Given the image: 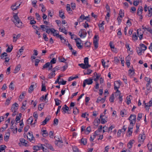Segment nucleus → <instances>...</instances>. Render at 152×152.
<instances>
[{
  "label": "nucleus",
  "mask_w": 152,
  "mask_h": 152,
  "mask_svg": "<svg viewBox=\"0 0 152 152\" xmlns=\"http://www.w3.org/2000/svg\"><path fill=\"white\" fill-rule=\"evenodd\" d=\"M12 21L15 26L18 28H21L22 27L23 23L18 16L17 14L14 15L13 19Z\"/></svg>",
  "instance_id": "obj_1"
},
{
  "label": "nucleus",
  "mask_w": 152,
  "mask_h": 152,
  "mask_svg": "<svg viewBox=\"0 0 152 152\" xmlns=\"http://www.w3.org/2000/svg\"><path fill=\"white\" fill-rule=\"evenodd\" d=\"M130 121V124H134L136 122V116L135 115H131L128 118Z\"/></svg>",
  "instance_id": "obj_2"
},
{
  "label": "nucleus",
  "mask_w": 152,
  "mask_h": 152,
  "mask_svg": "<svg viewBox=\"0 0 152 152\" xmlns=\"http://www.w3.org/2000/svg\"><path fill=\"white\" fill-rule=\"evenodd\" d=\"M99 38L98 35H95L94 38L93 44L95 49H96L98 47V40Z\"/></svg>",
  "instance_id": "obj_3"
},
{
  "label": "nucleus",
  "mask_w": 152,
  "mask_h": 152,
  "mask_svg": "<svg viewBox=\"0 0 152 152\" xmlns=\"http://www.w3.org/2000/svg\"><path fill=\"white\" fill-rule=\"evenodd\" d=\"M76 44V45L78 48L80 49L82 48L83 46L81 45V40L80 38L74 39Z\"/></svg>",
  "instance_id": "obj_4"
},
{
  "label": "nucleus",
  "mask_w": 152,
  "mask_h": 152,
  "mask_svg": "<svg viewBox=\"0 0 152 152\" xmlns=\"http://www.w3.org/2000/svg\"><path fill=\"white\" fill-rule=\"evenodd\" d=\"M18 104L16 103L13 104L11 107V110L12 111L14 112V113H15L16 112V110H17V107H18Z\"/></svg>",
  "instance_id": "obj_5"
},
{
  "label": "nucleus",
  "mask_w": 152,
  "mask_h": 152,
  "mask_svg": "<svg viewBox=\"0 0 152 152\" xmlns=\"http://www.w3.org/2000/svg\"><path fill=\"white\" fill-rule=\"evenodd\" d=\"M27 139L30 142H31L32 140H34V138L32 132H29L27 134Z\"/></svg>",
  "instance_id": "obj_6"
},
{
  "label": "nucleus",
  "mask_w": 152,
  "mask_h": 152,
  "mask_svg": "<svg viewBox=\"0 0 152 152\" xmlns=\"http://www.w3.org/2000/svg\"><path fill=\"white\" fill-rule=\"evenodd\" d=\"M145 137L144 136V134H140L138 137L139 142H143L144 140L145 139Z\"/></svg>",
  "instance_id": "obj_7"
},
{
  "label": "nucleus",
  "mask_w": 152,
  "mask_h": 152,
  "mask_svg": "<svg viewBox=\"0 0 152 152\" xmlns=\"http://www.w3.org/2000/svg\"><path fill=\"white\" fill-rule=\"evenodd\" d=\"M16 5H17V3H15L14 4H12L11 6V8L12 10L14 11L17 9L20 5V4H19L17 6Z\"/></svg>",
  "instance_id": "obj_8"
},
{
  "label": "nucleus",
  "mask_w": 152,
  "mask_h": 152,
  "mask_svg": "<svg viewBox=\"0 0 152 152\" xmlns=\"http://www.w3.org/2000/svg\"><path fill=\"white\" fill-rule=\"evenodd\" d=\"M121 85L120 81H116L114 83V88L115 90L118 89L120 87Z\"/></svg>",
  "instance_id": "obj_9"
},
{
  "label": "nucleus",
  "mask_w": 152,
  "mask_h": 152,
  "mask_svg": "<svg viewBox=\"0 0 152 152\" xmlns=\"http://www.w3.org/2000/svg\"><path fill=\"white\" fill-rule=\"evenodd\" d=\"M141 30L140 29H137V34L139 37L140 40H141L142 39L143 34L142 33H141Z\"/></svg>",
  "instance_id": "obj_10"
},
{
  "label": "nucleus",
  "mask_w": 152,
  "mask_h": 152,
  "mask_svg": "<svg viewBox=\"0 0 152 152\" xmlns=\"http://www.w3.org/2000/svg\"><path fill=\"white\" fill-rule=\"evenodd\" d=\"M21 36L20 34H18L17 36L15 34H13V42H15L17 41L18 39Z\"/></svg>",
  "instance_id": "obj_11"
},
{
  "label": "nucleus",
  "mask_w": 152,
  "mask_h": 152,
  "mask_svg": "<svg viewBox=\"0 0 152 152\" xmlns=\"http://www.w3.org/2000/svg\"><path fill=\"white\" fill-rule=\"evenodd\" d=\"M35 86L34 84H31V86H30L29 88L28 89V92L29 93H31L33 91V90H34L33 87H37L36 83H35Z\"/></svg>",
  "instance_id": "obj_12"
},
{
  "label": "nucleus",
  "mask_w": 152,
  "mask_h": 152,
  "mask_svg": "<svg viewBox=\"0 0 152 152\" xmlns=\"http://www.w3.org/2000/svg\"><path fill=\"white\" fill-rule=\"evenodd\" d=\"M84 64L87 66L88 68L91 66V65L88 64V57H86L84 58Z\"/></svg>",
  "instance_id": "obj_13"
},
{
  "label": "nucleus",
  "mask_w": 152,
  "mask_h": 152,
  "mask_svg": "<svg viewBox=\"0 0 152 152\" xmlns=\"http://www.w3.org/2000/svg\"><path fill=\"white\" fill-rule=\"evenodd\" d=\"M105 100V98H102L101 97H99L97 99L96 102L99 103V102H101V103H103L104 102Z\"/></svg>",
  "instance_id": "obj_14"
},
{
  "label": "nucleus",
  "mask_w": 152,
  "mask_h": 152,
  "mask_svg": "<svg viewBox=\"0 0 152 152\" xmlns=\"http://www.w3.org/2000/svg\"><path fill=\"white\" fill-rule=\"evenodd\" d=\"M59 16L62 19L65 18V17L64 15V12L62 10H61L59 11Z\"/></svg>",
  "instance_id": "obj_15"
},
{
  "label": "nucleus",
  "mask_w": 152,
  "mask_h": 152,
  "mask_svg": "<svg viewBox=\"0 0 152 152\" xmlns=\"http://www.w3.org/2000/svg\"><path fill=\"white\" fill-rule=\"evenodd\" d=\"M92 80V79L89 78L88 79L85 80L84 81L87 84L90 85L93 83V81Z\"/></svg>",
  "instance_id": "obj_16"
},
{
  "label": "nucleus",
  "mask_w": 152,
  "mask_h": 152,
  "mask_svg": "<svg viewBox=\"0 0 152 152\" xmlns=\"http://www.w3.org/2000/svg\"><path fill=\"white\" fill-rule=\"evenodd\" d=\"M142 11L143 8L141 6L139 7L137 11V14L139 15H140L142 14Z\"/></svg>",
  "instance_id": "obj_17"
},
{
  "label": "nucleus",
  "mask_w": 152,
  "mask_h": 152,
  "mask_svg": "<svg viewBox=\"0 0 152 152\" xmlns=\"http://www.w3.org/2000/svg\"><path fill=\"white\" fill-rule=\"evenodd\" d=\"M55 70H52V72H51L48 75V78L51 79L55 75Z\"/></svg>",
  "instance_id": "obj_18"
},
{
  "label": "nucleus",
  "mask_w": 152,
  "mask_h": 152,
  "mask_svg": "<svg viewBox=\"0 0 152 152\" xmlns=\"http://www.w3.org/2000/svg\"><path fill=\"white\" fill-rule=\"evenodd\" d=\"M96 75V77L94 78V81H96V82H97V81L98 80L100 76V75H98L97 73L96 72H95L94 73V76H93V77H94Z\"/></svg>",
  "instance_id": "obj_19"
},
{
  "label": "nucleus",
  "mask_w": 152,
  "mask_h": 152,
  "mask_svg": "<svg viewBox=\"0 0 152 152\" xmlns=\"http://www.w3.org/2000/svg\"><path fill=\"white\" fill-rule=\"evenodd\" d=\"M135 141L134 140H130L128 144V146L129 149L131 148L132 146V144L134 143Z\"/></svg>",
  "instance_id": "obj_20"
},
{
  "label": "nucleus",
  "mask_w": 152,
  "mask_h": 152,
  "mask_svg": "<svg viewBox=\"0 0 152 152\" xmlns=\"http://www.w3.org/2000/svg\"><path fill=\"white\" fill-rule=\"evenodd\" d=\"M20 67L21 65L20 64H18L15 68L14 73H17L20 70Z\"/></svg>",
  "instance_id": "obj_21"
},
{
  "label": "nucleus",
  "mask_w": 152,
  "mask_h": 152,
  "mask_svg": "<svg viewBox=\"0 0 152 152\" xmlns=\"http://www.w3.org/2000/svg\"><path fill=\"white\" fill-rule=\"evenodd\" d=\"M64 107H63L62 108V110L64 112V113L65 114L66 113V111H67L69 109V108L68 107H67L66 104L64 105Z\"/></svg>",
  "instance_id": "obj_22"
},
{
  "label": "nucleus",
  "mask_w": 152,
  "mask_h": 152,
  "mask_svg": "<svg viewBox=\"0 0 152 152\" xmlns=\"http://www.w3.org/2000/svg\"><path fill=\"white\" fill-rule=\"evenodd\" d=\"M78 66L83 69H86L88 68V67L87 66L83 63L79 64Z\"/></svg>",
  "instance_id": "obj_23"
},
{
  "label": "nucleus",
  "mask_w": 152,
  "mask_h": 152,
  "mask_svg": "<svg viewBox=\"0 0 152 152\" xmlns=\"http://www.w3.org/2000/svg\"><path fill=\"white\" fill-rule=\"evenodd\" d=\"M145 80L147 82V83L150 84L152 82V80L147 77H145Z\"/></svg>",
  "instance_id": "obj_24"
},
{
  "label": "nucleus",
  "mask_w": 152,
  "mask_h": 152,
  "mask_svg": "<svg viewBox=\"0 0 152 152\" xmlns=\"http://www.w3.org/2000/svg\"><path fill=\"white\" fill-rule=\"evenodd\" d=\"M85 19L86 18H84V15H82L78 19L77 21H79V23H80V22H82L83 20H85Z\"/></svg>",
  "instance_id": "obj_25"
},
{
  "label": "nucleus",
  "mask_w": 152,
  "mask_h": 152,
  "mask_svg": "<svg viewBox=\"0 0 152 152\" xmlns=\"http://www.w3.org/2000/svg\"><path fill=\"white\" fill-rule=\"evenodd\" d=\"M104 24V21H103L102 23L99 24V30L101 31H103L104 29L103 25Z\"/></svg>",
  "instance_id": "obj_26"
},
{
  "label": "nucleus",
  "mask_w": 152,
  "mask_h": 152,
  "mask_svg": "<svg viewBox=\"0 0 152 152\" xmlns=\"http://www.w3.org/2000/svg\"><path fill=\"white\" fill-rule=\"evenodd\" d=\"M7 56V53L4 52L2 53L1 55V58L2 59H4Z\"/></svg>",
  "instance_id": "obj_27"
},
{
  "label": "nucleus",
  "mask_w": 152,
  "mask_h": 152,
  "mask_svg": "<svg viewBox=\"0 0 152 152\" xmlns=\"http://www.w3.org/2000/svg\"><path fill=\"white\" fill-rule=\"evenodd\" d=\"M50 65V63H49V62L46 63L45 64L43 65V67L42 68V69H44L47 68L49 67Z\"/></svg>",
  "instance_id": "obj_28"
},
{
  "label": "nucleus",
  "mask_w": 152,
  "mask_h": 152,
  "mask_svg": "<svg viewBox=\"0 0 152 152\" xmlns=\"http://www.w3.org/2000/svg\"><path fill=\"white\" fill-rule=\"evenodd\" d=\"M40 144L39 145H36L34 146L33 149L35 151H38L40 149Z\"/></svg>",
  "instance_id": "obj_29"
},
{
  "label": "nucleus",
  "mask_w": 152,
  "mask_h": 152,
  "mask_svg": "<svg viewBox=\"0 0 152 152\" xmlns=\"http://www.w3.org/2000/svg\"><path fill=\"white\" fill-rule=\"evenodd\" d=\"M20 141L21 143H23L24 144L25 146H27V142H28L27 141H26V140L23 138H22L20 139Z\"/></svg>",
  "instance_id": "obj_30"
},
{
  "label": "nucleus",
  "mask_w": 152,
  "mask_h": 152,
  "mask_svg": "<svg viewBox=\"0 0 152 152\" xmlns=\"http://www.w3.org/2000/svg\"><path fill=\"white\" fill-rule=\"evenodd\" d=\"M132 129V128H131L130 127H128V129L127 131V134H128V135L129 136H130L132 133V131L131 130Z\"/></svg>",
  "instance_id": "obj_31"
},
{
  "label": "nucleus",
  "mask_w": 152,
  "mask_h": 152,
  "mask_svg": "<svg viewBox=\"0 0 152 152\" xmlns=\"http://www.w3.org/2000/svg\"><path fill=\"white\" fill-rule=\"evenodd\" d=\"M81 143L84 145H86L87 143V139L86 138H82L81 140Z\"/></svg>",
  "instance_id": "obj_32"
},
{
  "label": "nucleus",
  "mask_w": 152,
  "mask_h": 152,
  "mask_svg": "<svg viewBox=\"0 0 152 152\" xmlns=\"http://www.w3.org/2000/svg\"><path fill=\"white\" fill-rule=\"evenodd\" d=\"M42 135L44 137H46L48 135V132L46 130L43 131Z\"/></svg>",
  "instance_id": "obj_33"
},
{
  "label": "nucleus",
  "mask_w": 152,
  "mask_h": 152,
  "mask_svg": "<svg viewBox=\"0 0 152 152\" xmlns=\"http://www.w3.org/2000/svg\"><path fill=\"white\" fill-rule=\"evenodd\" d=\"M39 6H41L42 7V9L41 11L42 12H45L46 10V9L43 4H39Z\"/></svg>",
  "instance_id": "obj_34"
},
{
  "label": "nucleus",
  "mask_w": 152,
  "mask_h": 152,
  "mask_svg": "<svg viewBox=\"0 0 152 152\" xmlns=\"http://www.w3.org/2000/svg\"><path fill=\"white\" fill-rule=\"evenodd\" d=\"M50 118H46L45 119L43 122H42L41 125H45L46 124L47 122L50 120Z\"/></svg>",
  "instance_id": "obj_35"
},
{
  "label": "nucleus",
  "mask_w": 152,
  "mask_h": 152,
  "mask_svg": "<svg viewBox=\"0 0 152 152\" xmlns=\"http://www.w3.org/2000/svg\"><path fill=\"white\" fill-rule=\"evenodd\" d=\"M92 71L90 69H88L87 71L84 72V75H89L91 74Z\"/></svg>",
  "instance_id": "obj_36"
},
{
  "label": "nucleus",
  "mask_w": 152,
  "mask_h": 152,
  "mask_svg": "<svg viewBox=\"0 0 152 152\" xmlns=\"http://www.w3.org/2000/svg\"><path fill=\"white\" fill-rule=\"evenodd\" d=\"M13 84V83L12 81L9 86V88L11 90H13L14 88V85Z\"/></svg>",
  "instance_id": "obj_37"
},
{
  "label": "nucleus",
  "mask_w": 152,
  "mask_h": 152,
  "mask_svg": "<svg viewBox=\"0 0 152 152\" xmlns=\"http://www.w3.org/2000/svg\"><path fill=\"white\" fill-rule=\"evenodd\" d=\"M140 46L141 47L142 49L143 50H145L147 49V46H145L144 44H141L140 45Z\"/></svg>",
  "instance_id": "obj_38"
},
{
  "label": "nucleus",
  "mask_w": 152,
  "mask_h": 152,
  "mask_svg": "<svg viewBox=\"0 0 152 152\" xmlns=\"http://www.w3.org/2000/svg\"><path fill=\"white\" fill-rule=\"evenodd\" d=\"M11 47L10 48L9 46H8L7 49L6 50V51L7 53H10L12 50L13 49V46L12 45L11 46Z\"/></svg>",
  "instance_id": "obj_39"
},
{
  "label": "nucleus",
  "mask_w": 152,
  "mask_h": 152,
  "mask_svg": "<svg viewBox=\"0 0 152 152\" xmlns=\"http://www.w3.org/2000/svg\"><path fill=\"white\" fill-rule=\"evenodd\" d=\"M33 118L32 116L30 117L29 119L28 120V124H31V123L33 121Z\"/></svg>",
  "instance_id": "obj_40"
},
{
  "label": "nucleus",
  "mask_w": 152,
  "mask_h": 152,
  "mask_svg": "<svg viewBox=\"0 0 152 152\" xmlns=\"http://www.w3.org/2000/svg\"><path fill=\"white\" fill-rule=\"evenodd\" d=\"M150 84L147 83L146 84V88L148 91H151L152 89L151 86L150 85Z\"/></svg>",
  "instance_id": "obj_41"
},
{
  "label": "nucleus",
  "mask_w": 152,
  "mask_h": 152,
  "mask_svg": "<svg viewBox=\"0 0 152 152\" xmlns=\"http://www.w3.org/2000/svg\"><path fill=\"white\" fill-rule=\"evenodd\" d=\"M82 32V34L83 35V37H85L87 34V32L86 30L85 29H81Z\"/></svg>",
  "instance_id": "obj_42"
},
{
  "label": "nucleus",
  "mask_w": 152,
  "mask_h": 152,
  "mask_svg": "<svg viewBox=\"0 0 152 152\" xmlns=\"http://www.w3.org/2000/svg\"><path fill=\"white\" fill-rule=\"evenodd\" d=\"M22 116V114L21 113H19V115L18 116H17L15 119V120L16 121L18 122V121H20V119L21 118Z\"/></svg>",
  "instance_id": "obj_43"
},
{
  "label": "nucleus",
  "mask_w": 152,
  "mask_h": 152,
  "mask_svg": "<svg viewBox=\"0 0 152 152\" xmlns=\"http://www.w3.org/2000/svg\"><path fill=\"white\" fill-rule=\"evenodd\" d=\"M79 111L77 107L73 109V113L75 115H76L79 113Z\"/></svg>",
  "instance_id": "obj_44"
},
{
  "label": "nucleus",
  "mask_w": 152,
  "mask_h": 152,
  "mask_svg": "<svg viewBox=\"0 0 152 152\" xmlns=\"http://www.w3.org/2000/svg\"><path fill=\"white\" fill-rule=\"evenodd\" d=\"M44 104H41L39 105L38 109L39 110L41 111L44 107Z\"/></svg>",
  "instance_id": "obj_45"
},
{
  "label": "nucleus",
  "mask_w": 152,
  "mask_h": 152,
  "mask_svg": "<svg viewBox=\"0 0 152 152\" xmlns=\"http://www.w3.org/2000/svg\"><path fill=\"white\" fill-rule=\"evenodd\" d=\"M114 94H113L110 97L109 101L110 102H113L114 101Z\"/></svg>",
  "instance_id": "obj_46"
},
{
  "label": "nucleus",
  "mask_w": 152,
  "mask_h": 152,
  "mask_svg": "<svg viewBox=\"0 0 152 152\" xmlns=\"http://www.w3.org/2000/svg\"><path fill=\"white\" fill-rule=\"evenodd\" d=\"M58 60L60 62H63L65 63H66V62H65V61L66 60L65 59L64 57H63L62 58H60V57H59Z\"/></svg>",
  "instance_id": "obj_47"
},
{
  "label": "nucleus",
  "mask_w": 152,
  "mask_h": 152,
  "mask_svg": "<svg viewBox=\"0 0 152 152\" xmlns=\"http://www.w3.org/2000/svg\"><path fill=\"white\" fill-rule=\"evenodd\" d=\"M91 131V128L90 126H88L87 127L86 130L84 132L85 133H86V132H87V134H88L89 132Z\"/></svg>",
  "instance_id": "obj_48"
},
{
  "label": "nucleus",
  "mask_w": 152,
  "mask_h": 152,
  "mask_svg": "<svg viewBox=\"0 0 152 152\" xmlns=\"http://www.w3.org/2000/svg\"><path fill=\"white\" fill-rule=\"evenodd\" d=\"M132 38L133 40H136L137 39V36L136 33V32H134L133 33L132 36Z\"/></svg>",
  "instance_id": "obj_49"
},
{
  "label": "nucleus",
  "mask_w": 152,
  "mask_h": 152,
  "mask_svg": "<svg viewBox=\"0 0 152 152\" xmlns=\"http://www.w3.org/2000/svg\"><path fill=\"white\" fill-rule=\"evenodd\" d=\"M41 91H46V87L45 84L43 83H42Z\"/></svg>",
  "instance_id": "obj_50"
},
{
  "label": "nucleus",
  "mask_w": 152,
  "mask_h": 152,
  "mask_svg": "<svg viewBox=\"0 0 152 152\" xmlns=\"http://www.w3.org/2000/svg\"><path fill=\"white\" fill-rule=\"evenodd\" d=\"M119 15L120 17L121 18H122L124 16V13L123 12V11L121 10L119 11Z\"/></svg>",
  "instance_id": "obj_51"
},
{
  "label": "nucleus",
  "mask_w": 152,
  "mask_h": 152,
  "mask_svg": "<svg viewBox=\"0 0 152 152\" xmlns=\"http://www.w3.org/2000/svg\"><path fill=\"white\" fill-rule=\"evenodd\" d=\"M55 104L57 106L59 105L60 103L59 102H61V101L59 99H55Z\"/></svg>",
  "instance_id": "obj_52"
},
{
  "label": "nucleus",
  "mask_w": 152,
  "mask_h": 152,
  "mask_svg": "<svg viewBox=\"0 0 152 152\" xmlns=\"http://www.w3.org/2000/svg\"><path fill=\"white\" fill-rule=\"evenodd\" d=\"M66 10L67 12L72 11V10L70 7V5L69 4H68L66 5Z\"/></svg>",
  "instance_id": "obj_53"
},
{
  "label": "nucleus",
  "mask_w": 152,
  "mask_h": 152,
  "mask_svg": "<svg viewBox=\"0 0 152 152\" xmlns=\"http://www.w3.org/2000/svg\"><path fill=\"white\" fill-rule=\"evenodd\" d=\"M136 50L137 52L138 53V54L139 55H141L142 54L141 53L142 51H141V50L140 49L139 47H137L136 48Z\"/></svg>",
  "instance_id": "obj_54"
},
{
  "label": "nucleus",
  "mask_w": 152,
  "mask_h": 152,
  "mask_svg": "<svg viewBox=\"0 0 152 152\" xmlns=\"http://www.w3.org/2000/svg\"><path fill=\"white\" fill-rule=\"evenodd\" d=\"M47 34L45 33L43 34V38L46 41H48V39L47 37Z\"/></svg>",
  "instance_id": "obj_55"
},
{
  "label": "nucleus",
  "mask_w": 152,
  "mask_h": 152,
  "mask_svg": "<svg viewBox=\"0 0 152 152\" xmlns=\"http://www.w3.org/2000/svg\"><path fill=\"white\" fill-rule=\"evenodd\" d=\"M35 15H36V18L37 20H39L40 19H41V18L40 17L39 14L38 13H35Z\"/></svg>",
  "instance_id": "obj_56"
},
{
  "label": "nucleus",
  "mask_w": 152,
  "mask_h": 152,
  "mask_svg": "<svg viewBox=\"0 0 152 152\" xmlns=\"http://www.w3.org/2000/svg\"><path fill=\"white\" fill-rule=\"evenodd\" d=\"M59 30H61L60 31L61 32L65 34H67V32L66 30L64 28H59Z\"/></svg>",
  "instance_id": "obj_57"
},
{
  "label": "nucleus",
  "mask_w": 152,
  "mask_h": 152,
  "mask_svg": "<svg viewBox=\"0 0 152 152\" xmlns=\"http://www.w3.org/2000/svg\"><path fill=\"white\" fill-rule=\"evenodd\" d=\"M61 77V75H59V76H58V78L57 79V80L55 81V83L56 84V83H58L59 84H60L61 82H59V79H60V77Z\"/></svg>",
  "instance_id": "obj_58"
},
{
  "label": "nucleus",
  "mask_w": 152,
  "mask_h": 152,
  "mask_svg": "<svg viewBox=\"0 0 152 152\" xmlns=\"http://www.w3.org/2000/svg\"><path fill=\"white\" fill-rule=\"evenodd\" d=\"M73 150L74 152H79L78 148L76 146L73 147Z\"/></svg>",
  "instance_id": "obj_59"
},
{
  "label": "nucleus",
  "mask_w": 152,
  "mask_h": 152,
  "mask_svg": "<svg viewBox=\"0 0 152 152\" xmlns=\"http://www.w3.org/2000/svg\"><path fill=\"white\" fill-rule=\"evenodd\" d=\"M11 97H10V98H8L5 102V104L8 105L10 103V101L11 100Z\"/></svg>",
  "instance_id": "obj_60"
},
{
  "label": "nucleus",
  "mask_w": 152,
  "mask_h": 152,
  "mask_svg": "<svg viewBox=\"0 0 152 152\" xmlns=\"http://www.w3.org/2000/svg\"><path fill=\"white\" fill-rule=\"evenodd\" d=\"M148 149L151 151L152 149V145L151 144L148 143L147 145Z\"/></svg>",
  "instance_id": "obj_61"
},
{
  "label": "nucleus",
  "mask_w": 152,
  "mask_h": 152,
  "mask_svg": "<svg viewBox=\"0 0 152 152\" xmlns=\"http://www.w3.org/2000/svg\"><path fill=\"white\" fill-rule=\"evenodd\" d=\"M71 8L73 10H74L76 7V4L75 3H71Z\"/></svg>",
  "instance_id": "obj_62"
},
{
  "label": "nucleus",
  "mask_w": 152,
  "mask_h": 152,
  "mask_svg": "<svg viewBox=\"0 0 152 152\" xmlns=\"http://www.w3.org/2000/svg\"><path fill=\"white\" fill-rule=\"evenodd\" d=\"M56 59L55 58H53L50 61V64H54L56 63Z\"/></svg>",
  "instance_id": "obj_63"
},
{
  "label": "nucleus",
  "mask_w": 152,
  "mask_h": 152,
  "mask_svg": "<svg viewBox=\"0 0 152 152\" xmlns=\"http://www.w3.org/2000/svg\"><path fill=\"white\" fill-rule=\"evenodd\" d=\"M114 62L115 63H117L119 62L120 61L119 60L118 58V57H114Z\"/></svg>",
  "instance_id": "obj_64"
}]
</instances>
